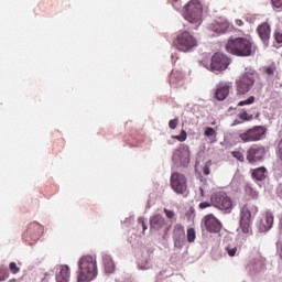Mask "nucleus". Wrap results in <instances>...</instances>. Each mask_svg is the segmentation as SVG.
Listing matches in <instances>:
<instances>
[{"label": "nucleus", "instance_id": "obj_1", "mask_svg": "<svg viewBox=\"0 0 282 282\" xmlns=\"http://www.w3.org/2000/svg\"><path fill=\"white\" fill-rule=\"evenodd\" d=\"M225 50L232 56L248 57L253 56L254 52H257V46H254L251 39L235 37L227 41Z\"/></svg>", "mask_w": 282, "mask_h": 282}, {"label": "nucleus", "instance_id": "obj_2", "mask_svg": "<svg viewBox=\"0 0 282 282\" xmlns=\"http://www.w3.org/2000/svg\"><path fill=\"white\" fill-rule=\"evenodd\" d=\"M77 282H90L98 276V262L91 256H84L78 261Z\"/></svg>", "mask_w": 282, "mask_h": 282}, {"label": "nucleus", "instance_id": "obj_3", "mask_svg": "<svg viewBox=\"0 0 282 282\" xmlns=\"http://www.w3.org/2000/svg\"><path fill=\"white\" fill-rule=\"evenodd\" d=\"M259 208L252 203L245 204L240 209L239 226L243 235H252V215H257Z\"/></svg>", "mask_w": 282, "mask_h": 282}, {"label": "nucleus", "instance_id": "obj_4", "mask_svg": "<svg viewBox=\"0 0 282 282\" xmlns=\"http://www.w3.org/2000/svg\"><path fill=\"white\" fill-rule=\"evenodd\" d=\"M173 45L175 50L178 52L188 53L192 50H195L197 47V37L188 31H183L177 34L176 39L173 42Z\"/></svg>", "mask_w": 282, "mask_h": 282}, {"label": "nucleus", "instance_id": "obj_5", "mask_svg": "<svg viewBox=\"0 0 282 282\" xmlns=\"http://www.w3.org/2000/svg\"><path fill=\"white\" fill-rule=\"evenodd\" d=\"M202 3L197 0H192L185 6L184 17L186 21L199 28L202 25Z\"/></svg>", "mask_w": 282, "mask_h": 282}, {"label": "nucleus", "instance_id": "obj_6", "mask_svg": "<svg viewBox=\"0 0 282 282\" xmlns=\"http://www.w3.org/2000/svg\"><path fill=\"white\" fill-rule=\"evenodd\" d=\"M210 202L214 208L224 210L225 213H232V198L224 191L214 192L210 195Z\"/></svg>", "mask_w": 282, "mask_h": 282}, {"label": "nucleus", "instance_id": "obj_7", "mask_svg": "<svg viewBox=\"0 0 282 282\" xmlns=\"http://www.w3.org/2000/svg\"><path fill=\"white\" fill-rule=\"evenodd\" d=\"M257 80V75L254 73L247 72L236 80V91L238 98L246 96L252 87H254V82Z\"/></svg>", "mask_w": 282, "mask_h": 282}, {"label": "nucleus", "instance_id": "obj_8", "mask_svg": "<svg viewBox=\"0 0 282 282\" xmlns=\"http://www.w3.org/2000/svg\"><path fill=\"white\" fill-rule=\"evenodd\" d=\"M171 188L177 195H188V181L186 176L180 172H173L170 178Z\"/></svg>", "mask_w": 282, "mask_h": 282}, {"label": "nucleus", "instance_id": "obj_9", "mask_svg": "<svg viewBox=\"0 0 282 282\" xmlns=\"http://www.w3.org/2000/svg\"><path fill=\"white\" fill-rule=\"evenodd\" d=\"M264 137H265V128H263V126H256L239 134L241 142H245V143L259 142V140H263Z\"/></svg>", "mask_w": 282, "mask_h": 282}, {"label": "nucleus", "instance_id": "obj_10", "mask_svg": "<svg viewBox=\"0 0 282 282\" xmlns=\"http://www.w3.org/2000/svg\"><path fill=\"white\" fill-rule=\"evenodd\" d=\"M42 232H43V226L34 221L28 226L26 230L22 235V239L25 240L26 243H30L32 246V243L39 241Z\"/></svg>", "mask_w": 282, "mask_h": 282}, {"label": "nucleus", "instance_id": "obj_11", "mask_svg": "<svg viewBox=\"0 0 282 282\" xmlns=\"http://www.w3.org/2000/svg\"><path fill=\"white\" fill-rule=\"evenodd\" d=\"M228 65H230V58L224 54L216 53L212 57L210 70L214 73L225 72V69H228Z\"/></svg>", "mask_w": 282, "mask_h": 282}, {"label": "nucleus", "instance_id": "obj_12", "mask_svg": "<svg viewBox=\"0 0 282 282\" xmlns=\"http://www.w3.org/2000/svg\"><path fill=\"white\" fill-rule=\"evenodd\" d=\"M172 160L177 166H188L191 162V151L188 150V147L178 148L174 152Z\"/></svg>", "mask_w": 282, "mask_h": 282}, {"label": "nucleus", "instance_id": "obj_13", "mask_svg": "<svg viewBox=\"0 0 282 282\" xmlns=\"http://www.w3.org/2000/svg\"><path fill=\"white\" fill-rule=\"evenodd\" d=\"M265 158V148L259 145H252L247 150V160L250 164L254 162H261Z\"/></svg>", "mask_w": 282, "mask_h": 282}, {"label": "nucleus", "instance_id": "obj_14", "mask_svg": "<svg viewBox=\"0 0 282 282\" xmlns=\"http://www.w3.org/2000/svg\"><path fill=\"white\" fill-rule=\"evenodd\" d=\"M207 232H219L221 230V221L213 214H208L203 219Z\"/></svg>", "mask_w": 282, "mask_h": 282}, {"label": "nucleus", "instance_id": "obj_15", "mask_svg": "<svg viewBox=\"0 0 282 282\" xmlns=\"http://www.w3.org/2000/svg\"><path fill=\"white\" fill-rule=\"evenodd\" d=\"M173 239L175 248H182V246H184V241L186 240V231L184 226L181 224L174 226Z\"/></svg>", "mask_w": 282, "mask_h": 282}, {"label": "nucleus", "instance_id": "obj_16", "mask_svg": "<svg viewBox=\"0 0 282 282\" xmlns=\"http://www.w3.org/2000/svg\"><path fill=\"white\" fill-rule=\"evenodd\" d=\"M232 89L231 83H220L216 89L215 98L216 100H226Z\"/></svg>", "mask_w": 282, "mask_h": 282}, {"label": "nucleus", "instance_id": "obj_17", "mask_svg": "<svg viewBox=\"0 0 282 282\" xmlns=\"http://www.w3.org/2000/svg\"><path fill=\"white\" fill-rule=\"evenodd\" d=\"M228 28H230V24L226 20H216L209 24V30L215 34H226Z\"/></svg>", "mask_w": 282, "mask_h": 282}, {"label": "nucleus", "instance_id": "obj_18", "mask_svg": "<svg viewBox=\"0 0 282 282\" xmlns=\"http://www.w3.org/2000/svg\"><path fill=\"white\" fill-rule=\"evenodd\" d=\"M257 32L261 41H263L264 45H268V41H270V32H271L270 24H268L267 22L260 24L257 29Z\"/></svg>", "mask_w": 282, "mask_h": 282}, {"label": "nucleus", "instance_id": "obj_19", "mask_svg": "<svg viewBox=\"0 0 282 282\" xmlns=\"http://www.w3.org/2000/svg\"><path fill=\"white\" fill-rule=\"evenodd\" d=\"M260 113H254V108L250 110H246L245 108L240 110L238 113L239 120H242V122H251V120H254V118H259Z\"/></svg>", "mask_w": 282, "mask_h": 282}, {"label": "nucleus", "instance_id": "obj_20", "mask_svg": "<svg viewBox=\"0 0 282 282\" xmlns=\"http://www.w3.org/2000/svg\"><path fill=\"white\" fill-rule=\"evenodd\" d=\"M166 226V219L162 215L156 214L150 219V228L152 230H162Z\"/></svg>", "mask_w": 282, "mask_h": 282}, {"label": "nucleus", "instance_id": "obj_21", "mask_svg": "<svg viewBox=\"0 0 282 282\" xmlns=\"http://www.w3.org/2000/svg\"><path fill=\"white\" fill-rule=\"evenodd\" d=\"M273 224H274V216H272V214H267L264 219H262L260 223V229L262 230V232H265L270 230V228H272Z\"/></svg>", "mask_w": 282, "mask_h": 282}, {"label": "nucleus", "instance_id": "obj_22", "mask_svg": "<svg viewBox=\"0 0 282 282\" xmlns=\"http://www.w3.org/2000/svg\"><path fill=\"white\" fill-rule=\"evenodd\" d=\"M57 282H68L69 281V267L62 265L59 272L56 274Z\"/></svg>", "mask_w": 282, "mask_h": 282}, {"label": "nucleus", "instance_id": "obj_23", "mask_svg": "<svg viewBox=\"0 0 282 282\" xmlns=\"http://www.w3.org/2000/svg\"><path fill=\"white\" fill-rule=\"evenodd\" d=\"M265 167H258L252 171L251 175L253 180H258V182H263L265 180Z\"/></svg>", "mask_w": 282, "mask_h": 282}, {"label": "nucleus", "instance_id": "obj_24", "mask_svg": "<svg viewBox=\"0 0 282 282\" xmlns=\"http://www.w3.org/2000/svg\"><path fill=\"white\" fill-rule=\"evenodd\" d=\"M182 78H184V75L180 70H172L170 74V83L172 85H177Z\"/></svg>", "mask_w": 282, "mask_h": 282}, {"label": "nucleus", "instance_id": "obj_25", "mask_svg": "<svg viewBox=\"0 0 282 282\" xmlns=\"http://www.w3.org/2000/svg\"><path fill=\"white\" fill-rule=\"evenodd\" d=\"M104 265L107 274H112L113 270H116V264L113 263V260L106 258L104 260Z\"/></svg>", "mask_w": 282, "mask_h": 282}, {"label": "nucleus", "instance_id": "obj_26", "mask_svg": "<svg viewBox=\"0 0 282 282\" xmlns=\"http://www.w3.org/2000/svg\"><path fill=\"white\" fill-rule=\"evenodd\" d=\"M204 133L206 138H217V131L212 127H206Z\"/></svg>", "mask_w": 282, "mask_h": 282}, {"label": "nucleus", "instance_id": "obj_27", "mask_svg": "<svg viewBox=\"0 0 282 282\" xmlns=\"http://www.w3.org/2000/svg\"><path fill=\"white\" fill-rule=\"evenodd\" d=\"M196 232H195V229L194 228H188L187 229V241L189 243H193L196 239Z\"/></svg>", "mask_w": 282, "mask_h": 282}, {"label": "nucleus", "instance_id": "obj_28", "mask_svg": "<svg viewBox=\"0 0 282 282\" xmlns=\"http://www.w3.org/2000/svg\"><path fill=\"white\" fill-rule=\"evenodd\" d=\"M254 100H257V98L254 96H250L248 99L239 101L238 107H246V105H253Z\"/></svg>", "mask_w": 282, "mask_h": 282}, {"label": "nucleus", "instance_id": "obj_29", "mask_svg": "<svg viewBox=\"0 0 282 282\" xmlns=\"http://www.w3.org/2000/svg\"><path fill=\"white\" fill-rule=\"evenodd\" d=\"M173 138H174V140H177L178 142H186L188 134L186 133V130H182L181 134L174 135Z\"/></svg>", "mask_w": 282, "mask_h": 282}, {"label": "nucleus", "instance_id": "obj_30", "mask_svg": "<svg viewBox=\"0 0 282 282\" xmlns=\"http://www.w3.org/2000/svg\"><path fill=\"white\" fill-rule=\"evenodd\" d=\"M10 276V271H8V268H0V281H6Z\"/></svg>", "mask_w": 282, "mask_h": 282}, {"label": "nucleus", "instance_id": "obj_31", "mask_svg": "<svg viewBox=\"0 0 282 282\" xmlns=\"http://www.w3.org/2000/svg\"><path fill=\"white\" fill-rule=\"evenodd\" d=\"M9 270H10V272H12L13 274H19V272H21V268H19V267L17 265V262H11V263L9 264Z\"/></svg>", "mask_w": 282, "mask_h": 282}, {"label": "nucleus", "instance_id": "obj_32", "mask_svg": "<svg viewBox=\"0 0 282 282\" xmlns=\"http://www.w3.org/2000/svg\"><path fill=\"white\" fill-rule=\"evenodd\" d=\"M226 252L229 257H235L237 254V246H228L226 247Z\"/></svg>", "mask_w": 282, "mask_h": 282}, {"label": "nucleus", "instance_id": "obj_33", "mask_svg": "<svg viewBox=\"0 0 282 282\" xmlns=\"http://www.w3.org/2000/svg\"><path fill=\"white\" fill-rule=\"evenodd\" d=\"M213 165L212 161H207L203 167L204 175H210V166Z\"/></svg>", "mask_w": 282, "mask_h": 282}, {"label": "nucleus", "instance_id": "obj_34", "mask_svg": "<svg viewBox=\"0 0 282 282\" xmlns=\"http://www.w3.org/2000/svg\"><path fill=\"white\" fill-rule=\"evenodd\" d=\"M177 124H180L178 118H175L169 121L170 129H177Z\"/></svg>", "mask_w": 282, "mask_h": 282}, {"label": "nucleus", "instance_id": "obj_35", "mask_svg": "<svg viewBox=\"0 0 282 282\" xmlns=\"http://www.w3.org/2000/svg\"><path fill=\"white\" fill-rule=\"evenodd\" d=\"M210 206H213V200L199 203L198 208L204 210V208H210Z\"/></svg>", "mask_w": 282, "mask_h": 282}, {"label": "nucleus", "instance_id": "obj_36", "mask_svg": "<svg viewBox=\"0 0 282 282\" xmlns=\"http://www.w3.org/2000/svg\"><path fill=\"white\" fill-rule=\"evenodd\" d=\"M163 213L165 214L167 219H173V217H175V212L171 210V209H163Z\"/></svg>", "mask_w": 282, "mask_h": 282}, {"label": "nucleus", "instance_id": "obj_37", "mask_svg": "<svg viewBox=\"0 0 282 282\" xmlns=\"http://www.w3.org/2000/svg\"><path fill=\"white\" fill-rule=\"evenodd\" d=\"M234 158L238 160L239 162H243V154L239 151L232 152Z\"/></svg>", "mask_w": 282, "mask_h": 282}, {"label": "nucleus", "instance_id": "obj_38", "mask_svg": "<svg viewBox=\"0 0 282 282\" xmlns=\"http://www.w3.org/2000/svg\"><path fill=\"white\" fill-rule=\"evenodd\" d=\"M274 8H282V0H272Z\"/></svg>", "mask_w": 282, "mask_h": 282}, {"label": "nucleus", "instance_id": "obj_39", "mask_svg": "<svg viewBox=\"0 0 282 282\" xmlns=\"http://www.w3.org/2000/svg\"><path fill=\"white\" fill-rule=\"evenodd\" d=\"M275 41H276V43H282V33L281 32H275Z\"/></svg>", "mask_w": 282, "mask_h": 282}, {"label": "nucleus", "instance_id": "obj_40", "mask_svg": "<svg viewBox=\"0 0 282 282\" xmlns=\"http://www.w3.org/2000/svg\"><path fill=\"white\" fill-rule=\"evenodd\" d=\"M139 224H141L142 228H143V232L147 230V223H144V218H139L138 219Z\"/></svg>", "mask_w": 282, "mask_h": 282}, {"label": "nucleus", "instance_id": "obj_41", "mask_svg": "<svg viewBox=\"0 0 282 282\" xmlns=\"http://www.w3.org/2000/svg\"><path fill=\"white\" fill-rule=\"evenodd\" d=\"M237 124H243V120L241 119H235L231 127H237Z\"/></svg>", "mask_w": 282, "mask_h": 282}, {"label": "nucleus", "instance_id": "obj_42", "mask_svg": "<svg viewBox=\"0 0 282 282\" xmlns=\"http://www.w3.org/2000/svg\"><path fill=\"white\" fill-rule=\"evenodd\" d=\"M265 74H268V76H272V74H274V68L272 67L265 68Z\"/></svg>", "mask_w": 282, "mask_h": 282}, {"label": "nucleus", "instance_id": "obj_43", "mask_svg": "<svg viewBox=\"0 0 282 282\" xmlns=\"http://www.w3.org/2000/svg\"><path fill=\"white\" fill-rule=\"evenodd\" d=\"M278 196L282 199V183L276 188Z\"/></svg>", "mask_w": 282, "mask_h": 282}, {"label": "nucleus", "instance_id": "obj_44", "mask_svg": "<svg viewBox=\"0 0 282 282\" xmlns=\"http://www.w3.org/2000/svg\"><path fill=\"white\" fill-rule=\"evenodd\" d=\"M278 149H279L280 160L282 161V140L280 141Z\"/></svg>", "mask_w": 282, "mask_h": 282}, {"label": "nucleus", "instance_id": "obj_45", "mask_svg": "<svg viewBox=\"0 0 282 282\" xmlns=\"http://www.w3.org/2000/svg\"><path fill=\"white\" fill-rule=\"evenodd\" d=\"M236 25H239V26L243 25V21H241V20H236Z\"/></svg>", "mask_w": 282, "mask_h": 282}, {"label": "nucleus", "instance_id": "obj_46", "mask_svg": "<svg viewBox=\"0 0 282 282\" xmlns=\"http://www.w3.org/2000/svg\"><path fill=\"white\" fill-rule=\"evenodd\" d=\"M170 3H172V6H175V3H177L178 0H169Z\"/></svg>", "mask_w": 282, "mask_h": 282}, {"label": "nucleus", "instance_id": "obj_47", "mask_svg": "<svg viewBox=\"0 0 282 282\" xmlns=\"http://www.w3.org/2000/svg\"><path fill=\"white\" fill-rule=\"evenodd\" d=\"M199 191H200L202 197H204L205 196L204 188L199 187Z\"/></svg>", "mask_w": 282, "mask_h": 282}, {"label": "nucleus", "instance_id": "obj_48", "mask_svg": "<svg viewBox=\"0 0 282 282\" xmlns=\"http://www.w3.org/2000/svg\"><path fill=\"white\" fill-rule=\"evenodd\" d=\"M166 232H169V230H171V226L165 228Z\"/></svg>", "mask_w": 282, "mask_h": 282}, {"label": "nucleus", "instance_id": "obj_49", "mask_svg": "<svg viewBox=\"0 0 282 282\" xmlns=\"http://www.w3.org/2000/svg\"><path fill=\"white\" fill-rule=\"evenodd\" d=\"M12 281H14V280H10V282H12Z\"/></svg>", "mask_w": 282, "mask_h": 282}]
</instances>
